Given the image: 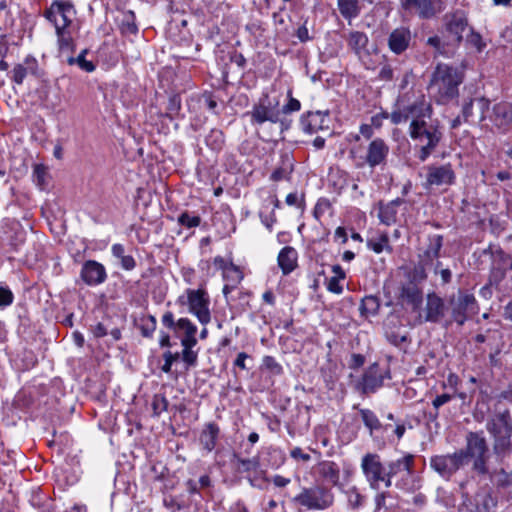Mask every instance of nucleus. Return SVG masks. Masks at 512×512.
I'll return each mask as SVG.
<instances>
[{"instance_id":"1","label":"nucleus","mask_w":512,"mask_h":512,"mask_svg":"<svg viewBox=\"0 0 512 512\" xmlns=\"http://www.w3.org/2000/svg\"><path fill=\"white\" fill-rule=\"evenodd\" d=\"M409 122L408 134L420 145L418 158L424 162L436 149L442 139L440 122L433 118V108L424 95L411 101L408 96L406 108L392 115V124L400 125Z\"/></svg>"},{"instance_id":"2","label":"nucleus","mask_w":512,"mask_h":512,"mask_svg":"<svg viewBox=\"0 0 512 512\" xmlns=\"http://www.w3.org/2000/svg\"><path fill=\"white\" fill-rule=\"evenodd\" d=\"M76 11L68 1H55L45 12V17L54 25L60 49L72 45V25Z\"/></svg>"},{"instance_id":"3","label":"nucleus","mask_w":512,"mask_h":512,"mask_svg":"<svg viewBox=\"0 0 512 512\" xmlns=\"http://www.w3.org/2000/svg\"><path fill=\"white\" fill-rule=\"evenodd\" d=\"M462 83L461 73L446 64L437 65L432 74L429 88L439 103H447L458 96V87Z\"/></svg>"},{"instance_id":"4","label":"nucleus","mask_w":512,"mask_h":512,"mask_svg":"<svg viewBox=\"0 0 512 512\" xmlns=\"http://www.w3.org/2000/svg\"><path fill=\"white\" fill-rule=\"evenodd\" d=\"M334 493L323 485L302 487L295 496L289 497V503L299 511H324L334 504Z\"/></svg>"},{"instance_id":"5","label":"nucleus","mask_w":512,"mask_h":512,"mask_svg":"<svg viewBox=\"0 0 512 512\" xmlns=\"http://www.w3.org/2000/svg\"><path fill=\"white\" fill-rule=\"evenodd\" d=\"M415 456L411 453H403L401 457L392 459L387 463V477L390 487L395 480L398 489L411 492L420 487V481L414 472Z\"/></svg>"},{"instance_id":"6","label":"nucleus","mask_w":512,"mask_h":512,"mask_svg":"<svg viewBox=\"0 0 512 512\" xmlns=\"http://www.w3.org/2000/svg\"><path fill=\"white\" fill-rule=\"evenodd\" d=\"M476 107L479 111V121H489L499 130L507 131L512 125V104L499 102L490 109V101L484 97L477 98Z\"/></svg>"},{"instance_id":"7","label":"nucleus","mask_w":512,"mask_h":512,"mask_svg":"<svg viewBox=\"0 0 512 512\" xmlns=\"http://www.w3.org/2000/svg\"><path fill=\"white\" fill-rule=\"evenodd\" d=\"M362 473L369 487L378 490L381 484L390 488V480L387 477V465H384L381 456L377 453H366L360 464Z\"/></svg>"},{"instance_id":"8","label":"nucleus","mask_w":512,"mask_h":512,"mask_svg":"<svg viewBox=\"0 0 512 512\" xmlns=\"http://www.w3.org/2000/svg\"><path fill=\"white\" fill-rule=\"evenodd\" d=\"M388 379H391L390 369L375 362L364 370L362 376L354 383V389L362 395L374 394Z\"/></svg>"},{"instance_id":"9","label":"nucleus","mask_w":512,"mask_h":512,"mask_svg":"<svg viewBox=\"0 0 512 512\" xmlns=\"http://www.w3.org/2000/svg\"><path fill=\"white\" fill-rule=\"evenodd\" d=\"M459 452L464 453L465 455V463H467L469 458H472L473 461V469L478 474H486L488 473L487 468V459H488V447L486 440L483 436L478 433H469L467 436V445L465 449L458 450Z\"/></svg>"},{"instance_id":"10","label":"nucleus","mask_w":512,"mask_h":512,"mask_svg":"<svg viewBox=\"0 0 512 512\" xmlns=\"http://www.w3.org/2000/svg\"><path fill=\"white\" fill-rule=\"evenodd\" d=\"M464 464L465 455L459 451L430 458V467L446 480L450 479Z\"/></svg>"},{"instance_id":"11","label":"nucleus","mask_w":512,"mask_h":512,"mask_svg":"<svg viewBox=\"0 0 512 512\" xmlns=\"http://www.w3.org/2000/svg\"><path fill=\"white\" fill-rule=\"evenodd\" d=\"M278 104V101H271L268 95L261 97L248 113L251 123L256 125H262L265 122L277 123L280 120Z\"/></svg>"},{"instance_id":"12","label":"nucleus","mask_w":512,"mask_h":512,"mask_svg":"<svg viewBox=\"0 0 512 512\" xmlns=\"http://www.w3.org/2000/svg\"><path fill=\"white\" fill-rule=\"evenodd\" d=\"M189 312L192 313L202 325L211 321L210 298L206 290H188L187 294Z\"/></svg>"},{"instance_id":"13","label":"nucleus","mask_w":512,"mask_h":512,"mask_svg":"<svg viewBox=\"0 0 512 512\" xmlns=\"http://www.w3.org/2000/svg\"><path fill=\"white\" fill-rule=\"evenodd\" d=\"M452 317L455 322L462 325L469 315L477 311L476 301L472 294L460 292L457 300L452 301Z\"/></svg>"},{"instance_id":"14","label":"nucleus","mask_w":512,"mask_h":512,"mask_svg":"<svg viewBox=\"0 0 512 512\" xmlns=\"http://www.w3.org/2000/svg\"><path fill=\"white\" fill-rule=\"evenodd\" d=\"M428 240L427 248L419 255V266L415 268L421 279L426 277L424 273L425 266L431 265L439 257L443 245V237L441 235H431Z\"/></svg>"},{"instance_id":"15","label":"nucleus","mask_w":512,"mask_h":512,"mask_svg":"<svg viewBox=\"0 0 512 512\" xmlns=\"http://www.w3.org/2000/svg\"><path fill=\"white\" fill-rule=\"evenodd\" d=\"M455 182V173L450 164L431 165L427 168L426 184L428 186H449Z\"/></svg>"},{"instance_id":"16","label":"nucleus","mask_w":512,"mask_h":512,"mask_svg":"<svg viewBox=\"0 0 512 512\" xmlns=\"http://www.w3.org/2000/svg\"><path fill=\"white\" fill-rule=\"evenodd\" d=\"M388 154L389 146L387 143L381 138H375L369 143L367 147L365 162L370 168L373 169L377 166L385 164Z\"/></svg>"},{"instance_id":"17","label":"nucleus","mask_w":512,"mask_h":512,"mask_svg":"<svg viewBox=\"0 0 512 512\" xmlns=\"http://www.w3.org/2000/svg\"><path fill=\"white\" fill-rule=\"evenodd\" d=\"M300 124L305 133L313 134L320 130L329 128L328 111L308 112L302 115Z\"/></svg>"},{"instance_id":"18","label":"nucleus","mask_w":512,"mask_h":512,"mask_svg":"<svg viewBox=\"0 0 512 512\" xmlns=\"http://www.w3.org/2000/svg\"><path fill=\"white\" fill-rule=\"evenodd\" d=\"M105 267L94 260L86 261L81 269V278L90 286L100 285L106 279Z\"/></svg>"},{"instance_id":"19","label":"nucleus","mask_w":512,"mask_h":512,"mask_svg":"<svg viewBox=\"0 0 512 512\" xmlns=\"http://www.w3.org/2000/svg\"><path fill=\"white\" fill-rule=\"evenodd\" d=\"M492 436L512 434V419L508 410L495 414L487 423Z\"/></svg>"},{"instance_id":"20","label":"nucleus","mask_w":512,"mask_h":512,"mask_svg":"<svg viewBox=\"0 0 512 512\" xmlns=\"http://www.w3.org/2000/svg\"><path fill=\"white\" fill-rule=\"evenodd\" d=\"M444 312L445 304L443 299L437 296L435 292L429 293L424 309V320L427 322H438L444 316Z\"/></svg>"},{"instance_id":"21","label":"nucleus","mask_w":512,"mask_h":512,"mask_svg":"<svg viewBox=\"0 0 512 512\" xmlns=\"http://www.w3.org/2000/svg\"><path fill=\"white\" fill-rule=\"evenodd\" d=\"M220 427L215 422L206 423L199 435V444L206 453H211L218 442Z\"/></svg>"},{"instance_id":"22","label":"nucleus","mask_w":512,"mask_h":512,"mask_svg":"<svg viewBox=\"0 0 512 512\" xmlns=\"http://www.w3.org/2000/svg\"><path fill=\"white\" fill-rule=\"evenodd\" d=\"M410 40V30L404 27H400L391 32L388 39V45L392 52L395 54H400L408 48Z\"/></svg>"},{"instance_id":"23","label":"nucleus","mask_w":512,"mask_h":512,"mask_svg":"<svg viewBox=\"0 0 512 512\" xmlns=\"http://www.w3.org/2000/svg\"><path fill=\"white\" fill-rule=\"evenodd\" d=\"M405 11L416 10L421 18H431L437 12L432 0H400Z\"/></svg>"},{"instance_id":"24","label":"nucleus","mask_w":512,"mask_h":512,"mask_svg":"<svg viewBox=\"0 0 512 512\" xmlns=\"http://www.w3.org/2000/svg\"><path fill=\"white\" fill-rule=\"evenodd\" d=\"M467 25V20L461 13H454L447 19L446 31L450 34L454 42L460 43Z\"/></svg>"},{"instance_id":"25","label":"nucleus","mask_w":512,"mask_h":512,"mask_svg":"<svg viewBox=\"0 0 512 512\" xmlns=\"http://www.w3.org/2000/svg\"><path fill=\"white\" fill-rule=\"evenodd\" d=\"M403 204V200L397 198L390 201L385 205H380L378 211V218L380 222L386 226H391L397 223L398 209Z\"/></svg>"},{"instance_id":"26","label":"nucleus","mask_w":512,"mask_h":512,"mask_svg":"<svg viewBox=\"0 0 512 512\" xmlns=\"http://www.w3.org/2000/svg\"><path fill=\"white\" fill-rule=\"evenodd\" d=\"M408 96H409L408 93L399 95L393 105V109H392L391 113H388L387 111H381L380 113L373 115L371 117V125L376 128H380L383 124V121L386 119H389L390 122L392 123V115L395 112L401 111L402 109L404 110L406 108V104L408 102Z\"/></svg>"},{"instance_id":"27","label":"nucleus","mask_w":512,"mask_h":512,"mask_svg":"<svg viewBox=\"0 0 512 512\" xmlns=\"http://www.w3.org/2000/svg\"><path fill=\"white\" fill-rule=\"evenodd\" d=\"M319 475L333 486H337L340 481V468L333 461H322L318 465Z\"/></svg>"},{"instance_id":"28","label":"nucleus","mask_w":512,"mask_h":512,"mask_svg":"<svg viewBox=\"0 0 512 512\" xmlns=\"http://www.w3.org/2000/svg\"><path fill=\"white\" fill-rule=\"evenodd\" d=\"M293 169L294 165L291 156L288 153H284L281 155V165L271 173L270 180L274 182L289 180Z\"/></svg>"},{"instance_id":"29","label":"nucleus","mask_w":512,"mask_h":512,"mask_svg":"<svg viewBox=\"0 0 512 512\" xmlns=\"http://www.w3.org/2000/svg\"><path fill=\"white\" fill-rule=\"evenodd\" d=\"M278 264L284 274L292 272L297 264L296 250L290 246L282 248L278 255Z\"/></svg>"},{"instance_id":"30","label":"nucleus","mask_w":512,"mask_h":512,"mask_svg":"<svg viewBox=\"0 0 512 512\" xmlns=\"http://www.w3.org/2000/svg\"><path fill=\"white\" fill-rule=\"evenodd\" d=\"M37 70V61L34 58L27 57L25 65L18 64L12 70V80L16 84H22L28 74H35Z\"/></svg>"},{"instance_id":"31","label":"nucleus","mask_w":512,"mask_h":512,"mask_svg":"<svg viewBox=\"0 0 512 512\" xmlns=\"http://www.w3.org/2000/svg\"><path fill=\"white\" fill-rule=\"evenodd\" d=\"M223 278L226 281L223 288H234L244 278L243 271L233 263L221 265Z\"/></svg>"},{"instance_id":"32","label":"nucleus","mask_w":512,"mask_h":512,"mask_svg":"<svg viewBox=\"0 0 512 512\" xmlns=\"http://www.w3.org/2000/svg\"><path fill=\"white\" fill-rule=\"evenodd\" d=\"M367 247L377 254L384 251L388 253L392 252V247L389 244V237L386 232H380L368 238Z\"/></svg>"},{"instance_id":"33","label":"nucleus","mask_w":512,"mask_h":512,"mask_svg":"<svg viewBox=\"0 0 512 512\" xmlns=\"http://www.w3.org/2000/svg\"><path fill=\"white\" fill-rule=\"evenodd\" d=\"M358 0H337V6L342 17L348 21L357 18L361 12Z\"/></svg>"},{"instance_id":"34","label":"nucleus","mask_w":512,"mask_h":512,"mask_svg":"<svg viewBox=\"0 0 512 512\" xmlns=\"http://www.w3.org/2000/svg\"><path fill=\"white\" fill-rule=\"evenodd\" d=\"M235 467L237 472L241 474L258 473L260 468V461L258 457L253 458H241L237 455L234 456Z\"/></svg>"},{"instance_id":"35","label":"nucleus","mask_w":512,"mask_h":512,"mask_svg":"<svg viewBox=\"0 0 512 512\" xmlns=\"http://www.w3.org/2000/svg\"><path fill=\"white\" fill-rule=\"evenodd\" d=\"M511 436L512 434L493 436V449L498 457H505L512 452Z\"/></svg>"},{"instance_id":"36","label":"nucleus","mask_w":512,"mask_h":512,"mask_svg":"<svg viewBox=\"0 0 512 512\" xmlns=\"http://www.w3.org/2000/svg\"><path fill=\"white\" fill-rule=\"evenodd\" d=\"M197 341L193 340H181L183 347L181 358L186 364V368L194 367L197 364L198 354L192 348L196 345Z\"/></svg>"},{"instance_id":"37","label":"nucleus","mask_w":512,"mask_h":512,"mask_svg":"<svg viewBox=\"0 0 512 512\" xmlns=\"http://www.w3.org/2000/svg\"><path fill=\"white\" fill-rule=\"evenodd\" d=\"M348 46L357 54L360 55L366 49L368 44V37L365 33L360 31H352L347 38Z\"/></svg>"},{"instance_id":"38","label":"nucleus","mask_w":512,"mask_h":512,"mask_svg":"<svg viewBox=\"0 0 512 512\" xmlns=\"http://www.w3.org/2000/svg\"><path fill=\"white\" fill-rule=\"evenodd\" d=\"M111 252L123 269L132 270L135 267L134 258L131 255L125 254V248L122 244L112 245Z\"/></svg>"},{"instance_id":"39","label":"nucleus","mask_w":512,"mask_h":512,"mask_svg":"<svg viewBox=\"0 0 512 512\" xmlns=\"http://www.w3.org/2000/svg\"><path fill=\"white\" fill-rule=\"evenodd\" d=\"M359 413L364 426L369 430L370 435L381 428V422L377 415L370 409L360 408Z\"/></svg>"},{"instance_id":"40","label":"nucleus","mask_w":512,"mask_h":512,"mask_svg":"<svg viewBox=\"0 0 512 512\" xmlns=\"http://www.w3.org/2000/svg\"><path fill=\"white\" fill-rule=\"evenodd\" d=\"M175 332L184 333V337L181 340L197 341V327L188 318L178 319Z\"/></svg>"},{"instance_id":"41","label":"nucleus","mask_w":512,"mask_h":512,"mask_svg":"<svg viewBox=\"0 0 512 512\" xmlns=\"http://www.w3.org/2000/svg\"><path fill=\"white\" fill-rule=\"evenodd\" d=\"M267 456L268 465L273 469L280 468L286 461V454L279 447H269Z\"/></svg>"},{"instance_id":"42","label":"nucleus","mask_w":512,"mask_h":512,"mask_svg":"<svg viewBox=\"0 0 512 512\" xmlns=\"http://www.w3.org/2000/svg\"><path fill=\"white\" fill-rule=\"evenodd\" d=\"M345 494L347 497L348 506L351 509L355 510V509H359L360 507L363 506L365 497L359 492L357 487L353 486V487L348 488L345 491Z\"/></svg>"},{"instance_id":"43","label":"nucleus","mask_w":512,"mask_h":512,"mask_svg":"<svg viewBox=\"0 0 512 512\" xmlns=\"http://www.w3.org/2000/svg\"><path fill=\"white\" fill-rule=\"evenodd\" d=\"M87 53V50H83L76 58L71 57L68 59V63L70 65L77 64L79 68L85 72H93L95 70V65L93 62L87 60L85 58V55Z\"/></svg>"},{"instance_id":"44","label":"nucleus","mask_w":512,"mask_h":512,"mask_svg":"<svg viewBox=\"0 0 512 512\" xmlns=\"http://www.w3.org/2000/svg\"><path fill=\"white\" fill-rule=\"evenodd\" d=\"M121 30L123 33L127 34H136L138 31V27L135 23V14L133 11H127L123 15V20L121 23Z\"/></svg>"},{"instance_id":"45","label":"nucleus","mask_w":512,"mask_h":512,"mask_svg":"<svg viewBox=\"0 0 512 512\" xmlns=\"http://www.w3.org/2000/svg\"><path fill=\"white\" fill-rule=\"evenodd\" d=\"M169 402L164 394H155L152 399V410L154 416H159L167 411Z\"/></svg>"},{"instance_id":"46","label":"nucleus","mask_w":512,"mask_h":512,"mask_svg":"<svg viewBox=\"0 0 512 512\" xmlns=\"http://www.w3.org/2000/svg\"><path fill=\"white\" fill-rule=\"evenodd\" d=\"M332 276L329 278L327 288H341L340 281L345 279V272L340 265L331 267Z\"/></svg>"},{"instance_id":"47","label":"nucleus","mask_w":512,"mask_h":512,"mask_svg":"<svg viewBox=\"0 0 512 512\" xmlns=\"http://www.w3.org/2000/svg\"><path fill=\"white\" fill-rule=\"evenodd\" d=\"M178 222L184 227L194 228L200 225L201 218L198 215H192L188 212H184L179 215Z\"/></svg>"},{"instance_id":"48","label":"nucleus","mask_w":512,"mask_h":512,"mask_svg":"<svg viewBox=\"0 0 512 512\" xmlns=\"http://www.w3.org/2000/svg\"><path fill=\"white\" fill-rule=\"evenodd\" d=\"M288 101L285 105H283L280 110V114H291L293 112H297L301 109V103L298 99L292 97V90H288L287 92Z\"/></svg>"},{"instance_id":"49","label":"nucleus","mask_w":512,"mask_h":512,"mask_svg":"<svg viewBox=\"0 0 512 512\" xmlns=\"http://www.w3.org/2000/svg\"><path fill=\"white\" fill-rule=\"evenodd\" d=\"M34 182L40 189H44L47 184V172L43 165L37 164L33 170Z\"/></svg>"},{"instance_id":"50","label":"nucleus","mask_w":512,"mask_h":512,"mask_svg":"<svg viewBox=\"0 0 512 512\" xmlns=\"http://www.w3.org/2000/svg\"><path fill=\"white\" fill-rule=\"evenodd\" d=\"M156 319L153 316H147L141 320L140 330L144 337L152 336L156 329Z\"/></svg>"},{"instance_id":"51","label":"nucleus","mask_w":512,"mask_h":512,"mask_svg":"<svg viewBox=\"0 0 512 512\" xmlns=\"http://www.w3.org/2000/svg\"><path fill=\"white\" fill-rule=\"evenodd\" d=\"M452 399V395L448 394V393H443L441 395H437L433 401H432V405H433V408H434V412L433 413H430V418L431 419H436L438 417V410L441 406H443L444 404L448 403L449 401H451Z\"/></svg>"},{"instance_id":"52","label":"nucleus","mask_w":512,"mask_h":512,"mask_svg":"<svg viewBox=\"0 0 512 512\" xmlns=\"http://www.w3.org/2000/svg\"><path fill=\"white\" fill-rule=\"evenodd\" d=\"M263 366L275 375H280L283 372L282 366L276 361L273 356H264Z\"/></svg>"},{"instance_id":"53","label":"nucleus","mask_w":512,"mask_h":512,"mask_svg":"<svg viewBox=\"0 0 512 512\" xmlns=\"http://www.w3.org/2000/svg\"><path fill=\"white\" fill-rule=\"evenodd\" d=\"M408 298L413 310H417L422 302V290H402Z\"/></svg>"},{"instance_id":"54","label":"nucleus","mask_w":512,"mask_h":512,"mask_svg":"<svg viewBox=\"0 0 512 512\" xmlns=\"http://www.w3.org/2000/svg\"><path fill=\"white\" fill-rule=\"evenodd\" d=\"M247 480L249 481L250 485L252 487L258 488V489H264L265 484L269 482V479L264 476V472L258 471V473H255L254 476H247Z\"/></svg>"},{"instance_id":"55","label":"nucleus","mask_w":512,"mask_h":512,"mask_svg":"<svg viewBox=\"0 0 512 512\" xmlns=\"http://www.w3.org/2000/svg\"><path fill=\"white\" fill-rule=\"evenodd\" d=\"M330 202L326 198H320L313 211L314 217L319 220L329 209H330Z\"/></svg>"},{"instance_id":"56","label":"nucleus","mask_w":512,"mask_h":512,"mask_svg":"<svg viewBox=\"0 0 512 512\" xmlns=\"http://www.w3.org/2000/svg\"><path fill=\"white\" fill-rule=\"evenodd\" d=\"M179 356V353H172L171 351L165 352L163 354L164 364L162 365L161 370L165 373H170L173 363L178 360Z\"/></svg>"},{"instance_id":"57","label":"nucleus","mask_w":512,"mask_h":512,"mask_svg":"<svg viewBox=\"0 0 512 512\" xmlns=\"http://www.w3.org/2000/svg\"><path fill=\"white\" fill-rule=\"evenodd\" d=\"M494 481L499 487H507L512 484V472L509 474L504 470H500L494 475Z\"/></svg>"},{"instance_id":"58","label":"nucleus","mask_w":512,"mask_h":512,"mask_svg":"<svg viewBox=\"0 0 512 512\" xmlns=\"http://www.w3.org/2000/svg\"><path fill=\"white\" fill-rule=\"evenodd\" d=\"M434 272L436 275H438V274L440 275V277H441L440 284L441 285H447L450 282L452 273H451L450 269L442 268L441 262L437 261V263L435 265Z\"/></svg>"},{"instance_id":"59","label":"nucleus","mask_w":512,"mask_h":512,"mask_svg":"<svg viewBox=\"0 0 512 512\" xmlns=\"http://www.w3.org/2000/svg\"><path fill=\"white\" fill-rule=\"evenodd\" d=\"M467 41L470 45L475 47L478 52H481L486 47V44L483 41L481 35L474 31H471V33L467 36Z\"/></svg>"},{"instance_id":"60","label":"nucleus","mask_w":512,"mask_h":512,"mask_svg":"<svg viewBox=\"0 0 512 512\" xmlns=\"http://www.w3.org/2000/svg\"><path fill=\"white\" fill-rule=\"evenodd\" d=\"M285 202L288 206L301 208L304 204V197L299 195L297 192H292L286 196Z\"/></svg>"},{"instance_id":"61","label":"nucleus","mask_w":512,"mask_h":512,"mask_svg":"<svg viewBox=\"0 0 512 512\" xmlns=\"http://www.w3.org/2000/svg\"><path fill=\"white\" fill-rule=\"evenodd\" d=\"M261 223L269 230L272 231L273 225L276 222V216L274 210H272L269 214H265L264 212H260L259 214Z\"/></svg>"},{"instance_id":"62","label":"nucleus","mask_w":512,"mask_h":512,"mask_svg":"<svg viewBox=\"0 0 512 512\" xmlns=\"http://www.w3.org/2000/svg\"><path fill=\"white\" fill-rule=\"evenodd\" d=\"M365 356L359 353H353L348 362V366L350 369L356 370L362 367L365 364Z\"/></svg>"},{"instance_id":"63","label":"nucleus","mask_w":512,"mask_h":512,"mask_svg":"<svg viewBox=\"0 0 512 512\" xmlns=\"http://www.w3.org/2000/svg\"><path fill=\"white\" fill-rule=\"evenodd\" d=\"M270 482L277 488H284L291 483V479L282 475L276 474L269 479Z\"/></svg>"},{"instance_id":"64","label":"nucleus","mask_w":512,"mask_h":512,"mask_svg":"<svg viewBox=\"0 0 512 512\" xmlns=\"http://www.w3.org/2000/svg\"><path fill=\"white\" fill-rule=\"evenodd\" d=\"M290 456L295 460H301L303 462H308L311 460V456L308 453L303 452L300 447H294L290 451Z\"/></svg>"}]
</instances>
